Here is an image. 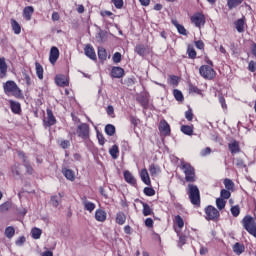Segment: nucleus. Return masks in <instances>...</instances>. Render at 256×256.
<instances>
[{
  "mask_svg": "<svg viewBox=\"0 0 256 256\" xmlns=\"http://www.w3.org/2000/svg\"><path fill=\"white\" fill-rule=\"evenodd\" d=\"M224 186L226 190L233 191V189L235 188V183H233V180L226 178L224 179Z\"/></svg>",
  "mask_w": 256,
  "mask_h": 256,
  "instance_id": "nucleus-37",
  "label": "nucleus"
},
{
  "mask_svg": "<svg viewBox=\"0 0 256 256\" xmlns=\"http://www.w3.org/2000/svg\"><path fill=\"white\" fill-rule=\"evenodd\" d=\"M193 129H194V127H193V125H182L181 126V131H182V133H184V135H188V136H190L191 137V135H193Z\"/></svg>",
  "mask_w": 256,
  "mask_h": 256,
  "instance_id": "nucleus-32",
  "label": "nucleus"
},
{
  "mask_svg": "<svg viewBox=\"0 0 256 256\" xmlns=\"http://www.w3.org/2000/svg\"><path fill=\"white\" fill-rule=\"evenodd\" d=\"M199 73L201 77L204 79H215V70L211 68L209 65H203L199 69Z\"/></svg>",
  "mask_w": 256,
  "mask_h": 256,
  "instance_id": "nucleus-6",
  "label": "nucleus"
},
{
  "mask_svg": "<svg viewBox=\"0 0 256 256\" xmlns=\"http://www.w3.org/2000/svg\"><path fill=\"white\" fill-rule=\"evenodd\" d=\"M228 149L232 155L241 152V148L239 147V142H237V140H233L232 142H230L228 144Z\"/></svg>",
  "mask_w": 256,
  "mask_h": 256,
  "instance_id": "nucleus-15",
  "label": "nucleus"
},
{
  "mask_svg": "<svg viewBox=\"0 0 256 256\" xmlns=\"http://www.w3.org/2000/svg\"><path fill=\"white\" fill-rule=\"evenodd\" d=\"M114 63H121V53L116 52L112 57Z\"/></svg>",
  "mask_w": 256,
  "mask_h": 256,
  "instance_id": "nucleus-60",
  "label": "nucleus"
},
{
  "mask_svg": "<svg viewBox=\"0 0 256 256\" xmlns=\"http://www.w3.org/2000/svg\"><path fill=\"white\" fill-rule=\"evenodd\" d=\"M57 59H59V48L53 46L50 49L49 61L52 65H55V63H57Z\"/></svg>",
  "mask_w": 256,
  "mask_h": 256,
  "instance_id": "nucleus-11",
  "label": "nucleus"
},
{
  "mask_svg": "<svg viewBox=\"0 0 256 256\" xmlns=\"http://www.w3.org/2000/svg\"><path fill=\"white\" fill-rule=\"evenodd\" d=\"M140 177L145 185H151V178L149 177V172L147 171V168L141 170Z\"/></svg>",
  "mask_w": 256,
  "mask_h": 256,
  "instance_id": "nucleus-19",
  "label": "nucleus"
},
{
  "mask_svg": "<svg viewBox=\"0 0 256 256\" xmlns=\"http://www.w3.org/2000/svg\"><path fill=\"white\" fill-rule=\"evenodd\" d=\"M179 83V77L172 75L170 76V84L171 85H178Z\"/></svg>",
  "mask_w": 256,
  "mask_h": 256,
  "instance_id": "nucleus-63",
  "label": "nucleus"
},
{
  "mask_svg": "<svg viewBox=\"0 0 256 256\" xmlns=\"http://www.w3.org/2000/svg\"><path fill=\"white\" fill-rule=\"evenodd\" d=\"M97 139L99 145H105V136L102 133L97 132Z\"/></svg>",
  "mask_w": 256,
  "mask_h": 256,
  "instance_id": "nucleus-57",
  "label": "nucleus"
},
{
  "mask_svg": "<svg viewBox=\"0 0 256 256\" xmlns=\"http://www.w3.org/2000/svg\"><path fill=\"white\" fill-rule=\"evenodd\" d=\"M25 241H27V239L25 238V236H20L16 242L15 245H17L18 247H22V245L25 243Z\"/></svg>",
  "mask_w": 256,
  "mask_h": 256,
  "instance_id": "nucleus-53",
  "label": "nucleus"
},
{
  "mask_svg": "<svg viewBox=\"0 0 256 256\" xmlns=\"http://www.w3.org/2000/svg\"><path fill=\"white\" fill-rule=\"evenodd\" d=\"M190 21L195 25V27H203V25H205V15L202 13H196L191 16Z\"/></svg>",
  "mask_w": 256,
  "mask_h": 256,
  "instance_id": "nucleus-8",
  "label": "nucleus"
},
{
  "mask_svg": "<svg viewBox=\"0 0 256 256\" xmlns=\"http://www.w3.org/2000/svg\"><path fill=\"white\" fill-rule=\"evenodd\" d=\"M230 211H231L233 217H239V215L241 213V208L239 207V205L232 206Z\"/></svg>",
  "mask_w": 256,
  "mask_h": 256,
  "instance_id": "nucleus-45",
  "label": "nucleus"
},
{
  "mask_svg": "<svg viewBox=\"0 0 256 256\" xmlns=\"http://www.w3.org/2000/svg\"><path fill=\"white\" fill-rule=\"evenodd\" d=\"M10 107H11L12 113H16V114L21 113V104L19 102L10 100Z\"/></svg>",
  "mask_w": 256,
  "mask_h": 256,
  "instance_id": "nucleus-28",
  "label": "nucleus"
},
{
  "mask_svg": "<svg viewBox=\"0 0 256 256\" xmlns=\"http://www.w3.org/2000/svg\"><path fill=\"white\" fill-rule=\"evenodd\" d=\"M130 122L132 123V125L135 127H137V125H139V123H141V120H139V118L135 117V116H131L130 117Z\"/></svg>",
  "mask_w": 256,
  "mask_h": 256,
  "instance_id": "nucleus-55",
  "label": "nucleus"
},
{
  "mask_svg": "<svg viewBox=\"0 0 256 256\" xmlns=\"http://www.w3.org/2000/svg\"><path fill=\"white\" fill-rule=\"evenodd\" d=\"M91 128H89V124L87 123H81L77 126L76 129V135L80 137V139H83L84 141H87L90 137Z\"/></svg>",
  "mask_w": 256,
  "mask_h": 256,
  "instance_id": "nucleus-5",
  "label": "nucleus"
},
{
  "mask_svg": "<svg viewBox=\"0 0 256 256\" xmlns=\"http://www.w3.org/2000/svg\"><path fill=\"white\" fill-rule=\"evenodd\" d=\"M12 30L14 31L15 35H19L21 33V25H19L17 20H11Z\"/></svg>",
  "mask_w": 256,
  "mask_h": 256,
  "instance_id": "nucleus-33",
  "label": "nucleus"
},
{
  "mask_svg": "<svg viewBox=\"0 0 256 256\" xmlns=\"http://www.w3.org/2000/svg\"><path fill=\"white\" fill-rule=\"evenodd\" d=\"M7 62L5 61V57L0 58V79H5L7 77Z\"/></svg>",
  "mask_w": 256,
  "mask_h": 256,
  "instance_id": "nucleus-14",
  "label": "nucleus"
},
{
  "mask_svg": "<svg viewBox=\"0 0 256 256\" xmlns=\"http://www.w3.org/2000/svg\"><path fill=\"white\" fill-rule=\"evenodd\" d=\"M143 207V215L144 217H149V215H153V209L149 206V204L145 202H141Z\"/></svg>",
  "mask_w": 256,
  "mask_h": 256,
  "instance_id": "nucleus-31",
  "label": "nucleus"
},
{
  "mask_svg": "<svg viewBox=\"0 0 256 256\" xmlns=\"http://www.w3.org/2000/svg\"><path fill=\"white\" fill-rule=\"evenodd\" d=\"M173 95H174L176 101H183V99H184L183 98V93L180 90H178V89H175L173 91Z\"/></svg>",
  "mask_w": 256,
  "mask_h": 256,
  "instance_id": "nucleus-48",
  "label": "nucleus"
},
{
  "mask_svg": "<svg viewBox=\"0 0 256 256\" xmlns=\"http://www.w3.org/2000/svg\"><path fill=\"white\" fill-rule=\"evenodd\" d=\"M242 225L244 229L250 233V235L256 237V222L251 216H245L242 219Z\"/></svg>",
  "mask_w": 256,
  "mask_h": 256,
  "instance_id": "nucleus-4",
  "label": "nucleus"
},
{
  "mask_svg": "<svg viewBox=\"0 0 256 256\" xmlns=\"http://www.w3.org/2000/svg\"><path fill=\"white\" fill-rule=\"evenodd\" d=\"M125 221H127V216H125V213L123 212H118L116 214V223L118 225H124Z\"/></svg>",
  "mask_w": 256,
  "mask_h": 256,
  "instance_id": "nucleus-30",
  "label": "nucleus"
},
{
  "mask_svg": "<svg viewBox=\"0 0 256 256\" xmlns=\"http://www.w3.org/2000/svg\"><path fill=\"white\" fill-rule=\"evenodd\" d=\"M106 111L109 117H115V108H113V106L109 105Z\"/></svg>",
  "mask_w": 256,
  "mask_h": 256,
  "instance_id": "nucleus-58",
  "label": "nucleus"
},
{
  "mask_svg": "<svg viewBox=\"0 0 256 256\" xmlns=\"http://www.w3.org/2000/svg\"><path fill=\"white\" fill-rule=\"evenodd\" d=\"M187 193L192 205L201 207V193L199 192V187L195 184H188Z\"/></svg>",
  "mask_w": 256,
  "mask_h": 256,
  "instance_id": "nucleus-1",
  "label": "nucleus"
},
{
  "mask_svg": "<svg viewBox=\"0 0 256 256\" xmlns=\"http://www.w3.org/2000/svg\"><path fill=\"white\" fill-rule=\"evenodd\" d=\"M23 165L26 168V173H28V175H33V167L31 166V163H29V161H25Z\"/></svg>",
  "mask_w": 256,
  "mask_h": 256,
  "instance_id": "nucleus-50",
  "label": "nucleus"
},
{
  "mask_svg": "<svg viewBox=\"0 0 256 256\" xmlns=\"http://www.w3.org/2000/svg\"><path fill=\"white\" fill-rule=\"evenodd\" d=\"M175 223L179 227V229H183L185 226V222L183 221V218L179 215L175 217Z\"/></svg>",
  "mask_w": 256,
  "mask_h": 256,
  "instance_id": "nucleus-47",
  "label": "nucleus"
},
{
  "mask_svg": "<svg viewBox=\"0 0 256 256\" xmlns=\"http://www.w3.org/2000/svg\"><path fill=\"white\" fill-rule=\"evenodd\" d=\"M63 197H64L63 193H59L58 196L57 195L52 196L50 199L51 204L54 207H59V203H61V199H63Z\"/></svg>",
  "mask_w": 256,
  "mask_h": 256,
  "instance_id": "nucleus-27",
  "label": "nucleus"
},
{
  "mask_svg": "<svg viewBox=\"0 0 256 256\" xmlns=\"http://www.w3.org/2000/svg\"><path fill=\"white\" fill-rule=\"evenodd\" d=\"M84 53L86 57H89V59H92V61H97V54L95 53V48H93L91 44H87L85 46Z\"/></svg>",
  "mask_w": 256,
  "mask_h": 256,
  "instance_id": "nucleus-10",
  "label": "nucleus"
},
{
  "mask_svg": "<svg viewBox=\"0 0 256 256\" xmlns=\"http://www.w3.org/2000/svg\"><path fill=\"white\" fill-rule=\"evenodd\" d=\"M159 131L164 133V135H169V133H171V127L169 126V123H167V121L160 122Z\"/></svg>",
  "mask_w": 256,
  "mask_h": 256,
  "instance_id": "nucleus-20",
  "label": "nucleus"
},
{
  "mask_svg": "<svg viewBox=\"0 0 256 256\" xmlns=\"http://www.w3.org/2000/svg\"><path fill=\"white\" fill-rule=\"evenodd\" d=\"M153 219L152 218H147L146 220H145V226L146 227H149L150 229H153Z\"/></svg>",
  "mask_w": 256,
  "mask_h": 256,
  "instance_id": "nucleus-64",
  "label": "nucleus"
},
{
  "mask_svg": "<svg viewBox=\"0 0 256 256\" xmlns=\"http://www.w3.org/2000/svg\"><path fill=\"white\" fill-rule=\"evenodd\" d=\"M42 233H43V230L39 228H33L31 230L32 239H41Z\"/></svg>",
  "mask_w": 256,
  "mask_h": 256,
  "instance_id": "nucleus-41",
  "label": "nucleus"
},
{
  "mask_svg": "<svg viewBox=\"0 0 256 256\" xmlns=\"http://www.w3.org/2000/svg\"><path fill=\"white\" fill-rule=\"evenodd\" d=\"M125 75V70L121 67H113L111 70V77L114 79H121Z\"/></svg>",
  "mask_w": 256,
  "mask_h": 256,
  "instance_id": "nucleus-16",
  "label": "nucleus"
},
{
  "mask_svg": "<svg viewBox=\"0 0 256 256\" xmlns=\"http://www.w3.org/2000/svg\"><path fill=\"white\" fill-rule=\"evenodd\" d=\"M124 179L130 185H136V183H137V180L135 179L133 174H131V172H129V171L124 172Z\"/></svg>",
  "mask_w": 256,
  "mask_h": 256,
  "instance_id": "nucleus-24",
  "label": "nucleus"
},
{
  "mask_svg": "<svg viewBox=\"0 0 256 256\" xmlns=\"http://www.w3.org/2000/svg\"><path fill=\"white\" fill-rule=\"evenodd\" d=\"M193 109L189 108L186 112H185V118L187 119V121H193Z\"/></svg>",
  "mask_w": 256,
  "mask_h": 256,
  "instance_id": "nucleus-51",
  "label": "nucleus"
},
{
  "mask_svg": "<svg viewBox=\"0 0 256 256\" xmlns=\"http://www.w3.org/2000/svg\"><path fill=\"white\" fill-rule=\"evenodd\" d=\"M81 201H82V205L84 206L85 211H89V213H93V211H95V203L87 200L86 196H83L81 198Z\"/></svg>",
  "mask_w": 256,
  "mask_h": 256,
  "instance_id": "nucleus-13",
  "label": "nucleus"
},
{
  "mask_svg": "<svg viewBox=\"0 0 256 256\" xmlns=\"http://www.w3.org/2000/svg\"><path fill=\"white\" fill-rule=\"evenodd\" d=\"M98 58L100 59V61H107V50H105V48H98Z\"/></svg>",
  "mask_w": 256,
  "mask_h": 256,
  "instance_id": "nucleus-36",
  "label": "nucleus"
},
{
  "mask_svg": "<svg viewBox=\"0 0 256 256\" xmlns=\"http://www.w3.org/2000/svg\"><path fill=\"white\" fill-rule=\"evenodd\" d=\"M60 147L62 149H69V147H71V142H69V140H64L60 143Z\"/></svg>",
  "mask_w": 256,
  "mask_h": 256,
  "instance_id": "nucleus-61",
  "label": "nucleus"
},
{
  "mask_svg": "<svg viewBox=\"0 0 256 256\" xmlns=\"http://www.w3.org/2000/svg\"><path fill=\"white\" fill-rule=\"evenodd\" d=\"M243 3V0H228L227 5L229 9H235V7H239Z\"/></svg>",
  "mask_w": 256,
  "mask_h": 256,
  "instance_id": "nucleus-42",
  "label": "nucleus"
},
{
  "mask_svg": "<svg viewBox=\"0 0 256 256\" xmlns=\"http://www.w3.org/2000/svg\"><path fill=\"white\" fill-rule=\"evenodd\" d=\"M235 28L238 31V33H244L245 32V19L244 18L238 19L235 22Z\"/></svg>",
  "mask_w": 256,
  "mask_h": 256,
  "instance_id": "nucleus-22",
  "label": "nucleus"
},
{
  "mask_svg": "<svg viewBox=\"0 0 256 256\" xmlns=\"http://www.w3.org/2000/svg\"><path fill=\"white\" fill-rule=\"evenodd\" d=\"M112 3L116 9H123V0H112Z\"/></svg>",
  "mask_w": 256,
  "mask_h": 256,
  "instance_id": "nucleus-54",
  "label": "nucleus"
},
{
  "mask_svg": "<svg viewBox=\"0 0 256 256\" xmlns=\"http://www.w3.org/2000/svg\"><path fill=\"white\" fill-rule=\"evenodd\" d=\"M35 13V8L33 6H26L23 10V17L26 21H31V17Z\"/></svg>",
  "mask_w": 256,
  "mask_h": 256,
  "instance_id": "nucleus-17",
  "label": "nucleus"
},
{
  "mask_svg": "<svg viewBox=\"0 0 256 256\" xmlns=\"http://www.w3.org/2000/svg\"><path fill=\"white\" fill-rule=\"evenodd\" d=\"M105 133L106 135H109V137H113V135H115V127L113 124H108L105 126Z\"/></svg>",
  "mask_w": 256,
  "mask_h": 256,
  "instance_id": "nucleus-43",
  "label": "nucleus"
},
{
  "mask_svg": "<svg viewBox=\"0 0 256 256\" xmlns=\"http://www.w3.org/2000/svg\"><path fill=\"white\" fill-rule=\"evenodd\" d=\"M181 169L185 174V181H187V183H195V181H197L195 176V168L191 166V164L183 162Z\"/></svg>",
  "mask_w": 256,
  "mask_h": 256,
  "instance_id": "nucleus-2",
  "label": "nucleus"
},
{
  "mask_svg": "<svg viewBox=\"0 0 256 256\" xmlns=\"http://www.w3.org/2000/svg\"><path fill=\"white\" fill-rule=\"evenodd\" d=\"M35 67L38 79L43 80V66L39 62H36Z\"/></svg>",
  "mask_w": 256,
  "mask_h": 256,
  "instance_id": "nucleus-39",
  "label": "nucleus"
},
{
  "mask_svg": "<svg viewBox=\"0 0 256 256\" xmlns=\"http://www.w3.org/2000/svg\"><path fill=\"white\" fill-rule=\"evenodd\" d=\"M233 251L236 255H241V253H245V245L236 242L233 246Z\"/></svg>",
  "mask_w": 256,
  "mask_h": 256,
  "instance_id": "nucleus-26",
  "label": "nucleus"
},
{
  "mask_svg": "<svg viewBox=\"0 0 256 256\" xmlns=\"http://www.w3.org/2000/svg\"><path fill=\"white\" fill-rule=\"evenodd\" d=\"M23 77H24V80H25L27 86L29 87L31 85V76H29V74H27V72H23Z\"/></svg>",
  "mask_w": 256,
  "mask_h": 256,
  "instance_id": "nucleus-62",
  "label": "nucleus"
},
{
  "mask_svg": "<svg viewBox=\"0 0 256 256\" xmlns=\"http://www.w3.org/2000/svg\"><path fill=\"white\" fill-rule=\"evenodd\" d=\"M248 70L251 71V73H255L256 71V62L251 60L248 64Z\"/></svg>",
  "mask_w": 256,
  "mask_h": 256,
  "instance_id": "nucleus-56",
  "label": "nucleus"
},
{
  "mask_svg": "<svg viewBox=\"0 0 256 256\" xmlns=\"http://www.w3.org/2000/svg\"><path fill=\"white\" fill-rule=\"evenodd\" d=\"M109 153H110L112 159H117V157H119V146L113 145L110 148Z\"/></svg>",
  "mask_w": 256,
  "mask_h": 256,
  "instance_id": "nucleus-38",
  "label": "nucleus"
},
{
  "mask_svg": "<svg viewBox=\"0 0 256 256\" xmlns=\"http://www.w3.org/2000/svg\"><path fill=\"white\" fill-rule=\"evenodd\" d=\"M56 84L58 87H68L69 86V81L65 76H56L55 78Z\"/></svg>",
  "mask_w": 256,
  "mask_h": 256,
  "instance_id": "nucleus-21",
  "label": "nucleus"
},
{
  "mask_svg": "<svg viewBox=\"0 0 256 256\" xmlns=\"http://www.w3.org/2000/svg\"><path fill=\"white\" fill-rule=\"evenodd\" d=\"M204 213L206 221H214V223H217V221H219V218L221 217L219 210H217V208H215V206L212 205H208L204 209Z\"/></svg>",
  "mask_w": 256,
  "mask_h": 256,
  "instance_id": "nucleus-3",
  "label": "nucleus"
},
{
  "mask_svg": "<svg viewBox=\"0 0 256 256\" xmlns=\"http://www.w3.org/2000/svg\"><path fill=\"white\" fill-rule=\"evenodd\" d=\"M11 209V203L10 202H5L0 205V213H7Z\"/></svg>",
  "mask_w": 256,
  "mask_h": 256,
  "instance_id": "nucleus-46",
  "label": "nucleus"
},
{
  "mask_svg": "<svg viewBox=\"0 0 256 256\" xmlns=\"http://www.w3.org/2000/svg\"><path fill=\"white\" fill-rule=\"evenodd\" d=\"M4 235L7 237V239H13V237H15V228L12 226L6 227Z\"/></svg>",
  "mask_w": 256,
  "mask_h": 256,
  "instance_id": "nucleus-34",
  "label": "nucleus"
},
{
  "mask_svg": "<svg viewBox=\"0 0 256 256\" xmlns=\"http://www.w3.org/2000/svg\"><path fill=\"white\" fill-rule=\"evenodd\" d=\"M187 55L189 59H197V51H195V48H193V46L191 45L188 46Z\"/></svg>",
  "mask_w": 256,
  "mask_h": 256,
  "instance_id": "nucleus-40",
  "label": "nucleus"
},
{
  "mask_svg": "<svg viewBox=\"0 0 256 256\" xmlns=\"http://www.w3.org/2000/svg\"><path fill=\"white\" fill-rule=\"evenodd\" d=\"M144 193L147 195V197H153V195H155V189L146 187L144 188Z\"/></svg>",
  "mask_w": 256,
  "mask_h": 256,
  "instance_id": "nucleus-52",
  "label": "nucleus"
},
{
  "mask_svg": "<svg viewBox=\"0 0 256 256\" xmlns=\"http://www.w3.org/2000/svg\"><path fill=\"white\" fill-rule=\"evenodd\" d=\"M62 173L69 181H75V172H73V170L64 168Z\"/></svg>",
  "mask_w": 256,
  "mask_h": 256,
  "instance_id": "nucleus-25",
  "label": "nucleus"
},
{
  "mask_svg": "<svg viewBox=\"0 0 256 256\" xmlns=\"http://www.w3.org/2000/svg\"><path fill=\"white\" fill-rule=\"evenodd\" d=\"M137 101L144 107V109H147L149 107V98L147 96H139L137 98Z\"/></svg>",
  "mask_w": 256,
  "mask_h": 256,
  "instance_id": "nucleus-35",
  "label": "nucleus"
},
{
  "mask_svg": "<svg viewBox=\"0 0 256 256\" xmlns=\"http://www.w3.org/2000/svg\"><path fill=\"white\" fill-rule=\"evenodd\" d=\"M189 91L190 93H197L198 95L201 93V90H199L198 87L193 84L189 85Z\"/></svg>",
  "mask_w": 256,
  "mask_h": 256,
  "instance_id": "nucleus-59",
  "label": "nucleus"
},
{
  "mask_svg": "<svg viewBox=\"0 0 256 256\" xmlns=\"http://www.w3.org/2000/svg\"><path fill=\"white\" fill-rule=\"evenodd\" d=\"M231 190L222 189L220 192L221 199H229L231 197Z\"/></svg>",
  "mask_w": 256,
  "mask_h": 256,
  "instance_id": "nucleus-49",
  "label": "nucleus"
},
{
  "mask_svg": "<svg viewBox=\"0 0 256 256\" xmlns=\"http://www.w3.org/2000/svg\"><path fill=\"white\" fill-rule=\"evenodd\" d=\"M150 49L149 46L144 45V44H138L135 47V53L137 55H140V57H145V55H149Z\"/></svg>",
  "mask_w": 256,
  "mask_h": 256,
  "instance_id": "nucleus-9",
  "label": "nucleus"
},
{
  "mask_svg": "<svg viewBox=\"0 0 256 256\" xmlns=\"http://www.w3.org/2000/svg\"><path fill=\"white\" fill-rule=\"evenodd\" d=\"M95 219L96 221H99L100 223H103L107 220V212L104 210L98 209L95 212Z\"/></svg>",
  "mask_w": 256,
  "mask_h": 256,
  "instance_id": "nucleus-18",
  "label": "nucleus"
},
{
  "mask_svg": "<svg viewBox=\"0 0 256 256\" xmlns=\"http://www.w3.org/2000/svg\"><path fill=\"white\" fill-rule=\"evenodd\" d=\"M3 89L6 95L9 93L15 94L17 93V91H19V86H17V83H15V81L9 80L3 84Z\"/></svg>",
  "mask_w": 256,
  "mask_h": 256,
  "instance_id": "nucleus-7",
  "label": "nucleus"
},
{
  "mask_svg": "<svg viewBox=\"0 0 256 256\" xmlns=\"http://www.w3.org/2000/svg\"><path fill=\"white\" fill-rule=\"evenodd\" d=\"M225 205H227V201L223 198H217L216 199V206L219 209V211H222V209H225Z\"/></svg>",
  "mask_w": 256,
  "mask_h": 256,
  "instance_id": "nucleus-44",
  "label": "nucleus"
},
{
  "mask_svg": "<svg viewBox=\"0 0 256 256\" xmlns=\"http://www.w3.org/2000/svg\"><path fill=\"white\" fill-rule=\"evenodd\" d=\"M55 123H57V119H55L53 111L51 109H47V120H44V124L46 127H52Z\"/></svg>",
  "mask_w": 256,
  "mask_h": 256,
  "instance_id": "nucleus-12",
  "label": "nucleus"
},
{
  "mask_svg": "<svg viewBox=\"0 0 256 256\" xmlns=\"http://www.w3.org/2000/svg\"><path fill=\"white\" fill-rule=\"evenodd\" d=\"M149 173L151 177H157V175L161 173V168L159 167V165L151 164L149 166Z\"/></svg>",
  "mask_w": 256,
  "mask_h": 256,
  "instance_id": "nucleus-23",
  "label": "nucleus"
},
{
  "mask_svg": "<svg viewBox=\"0 0 256 256\" xmlns=\"http://www.w3.org/2000/svg\"><path fill=\"white\" fill-rule=\"evenodd\" d=\"M172 23L175 25L178 33H180V35H184L187 36V29H185V26L179 24V22H177V20H172Z\"/></svg>",
  "mask_w": 256,
  "mask_h": 256,
  "instance_id": "nucleus-29",
  "label": "nucleus"
}]
</instances>
